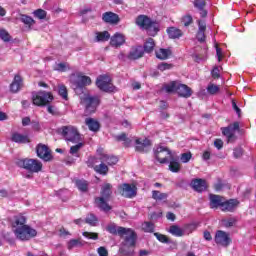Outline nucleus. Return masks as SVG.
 Returning <instances> with one entry per match:
<instances>
[{"mask_svg":"<svg viewBox=\"0 0 256 256\" xmlns=\"http://www.w3.org/2000/svg\"><path fill=\"white\" fill-rule=\"evenodd\" d=\"M106 231L111 233V235H119V237H124L123 246L119 249V253L125 256H131L134 253L135 244L137 243V234L131 228H125L117 226L115 224H109L106 227Z\"/></svg>","mask_w":256,"mask_h":256,"instance_id":"f257e3e1","label":"nucleus"},{"mask_svg":"<svg viewBox=\"0 0 256 256\" xmlns=\"http://www.w3.org/2000/svg\"><path fill=\"white\" fill-rule=\"evenodd\" d=\"M25 223H27V218L21 215L16 216L12 223L14 235L19 241H31V239L37 237V230Z\"/></svg>","mask_w":256,"mask_h":256,"instance_id":"f03ea898","label":"nucleus"},{"mask_svg":"<svg viewBox=\"0 0 256 256\" xmlns=\"http://www.w3.org/2000/svg\"><path fill=\"white\" fill-rule=\"evenodd\" d=\"M135 23L136 25H138V27L146 29L148 35H151L152 37H155V35H157V33L159 32V26H157V23L151 21V18L145 15H139L136 18Z\"/></svg>","mask_w":256,"mask_h":256,"instance_id":"7ed1b4c3","label":"nucleus"},{"mask_svg":"<svg viewBox=\"0 0 256 256\" xmlns=\"http://www.w3.org/2000/svg\"><path fill=\"white\" fill-rule=\"evenodd\" d=\"M18 167H21V169H26V171H29L30 173H39L43 169V163L37 159H20L16 162Z\"/></svg>","mask_w":256,"mask_h":256,"instance_id":"20e7f679","label":"nucleus"},{"mask_svg":"<svg viewBox=\"0 0 256 256\" xmlns=\"http://www.w3.org/2000/svg\"><path fill=\"white\" fill-rule=\"evenodd\" d=\"M80 103L81 105H84L86 113H95L97 107H99L101 103V99L98 96L84 94L80 96Z\"/></svg>","mask_w":256,"mask_h":256,"instance_id":"39448f33","label":"nucleus"},{"mask_svg":"<svg viewBox=\"0 0 256 256\" xmlns=\"http://www.w3.org/2000/svg\"><path fill=\"white\" fill-rule=\"evenodd\" d=\"M61 134L66 141L70 143H79L81 142V134L75 126H63L61 128Z\"/></svg>","mask_w":256,"mask_h":256,"instance_id":"423d86ee","label":"nucleus"},{"mask_svg":"<svg viewBox=\"0 0 256 256\" xmlns=\"http://www.w3.org/2000/svg\"><path fill=\"white\" fill-rule=\"evenodd\" d=\"M96 86L100 91H104L105 93H115V91H117V88L111 81V77L107 75L99 76L96 80Z\"/></svg>","mask_w":256,"mask_h":256,"instance_id":"0eeeda50","label":"nucleus"},{"mask_svg":"<svg viewBox=\"0 0 256 256\" xmlns=\"http://www.w3.org/2000/svg\"><path fill=\"white\" fill-rule=\"evenodd\" d=\"M32 101L34 105H37V107H43L53 101V94L51 92L40 91L33 95Z\"/></svg>","mask_w":256,"mask_h":256,"instance_id":"6e6552de","label":"nucleus"},{"mask_svg":"<svg viewBox=\"0 0 256 256\" xmlns=\"http://www.w3.org/2000/svg\"><path fill=\"white\" fill-rule=\"evenodd\" d=\"M154 155L159 163H169V159H173V154H171V150L167 147L159 146L154 151Z\"/></svg>","mask_w":256,"mask_h":256,"instance_id":"1a4fd4ad","label":"nucleus"},{"mask_svg":"<svg viewBox=\"0 0 256 256\" xmlns=\"http://www.w3.org/2000/svg\"><path fill=\"white\" fill-rule=\"evenodd\" d=\"M118 191L122 197H126L128 199H133L135 195H137V186L133 184H121L118 187Z\"/></svg>","mask_w":256,"mask_h":256,"instance_id":"9d476101","label":"nucleus"},{"mask_svg":"<svg viewBox=\"0 0 256 256\" xmlns=\"http://www.w3.org/2000/svg\"><path fill=\"white\" fill-rule=\"evenodd\" d=\"M215 243L217 245H221L222 247H229L231 238H229V234H227L225 231L218 230L215 235Z\"/></svg>","mask_w":256,"mask_h":256,"instance_id":"9b49d317","label":"nucleus"},{"mask_svg":"<svg viewBox=\"0 0 256 256\" xmlns=\"http://www.w3.org/2000/svg\"><path fill=\"white\" fill-rule=\"evenodd\" d=\"M36 153L40 159H43V161H51V159H53V156L51 155V150H49V147H47L46 145H38L36 148Z\"/></svg>","mask_w":256,"mask_h":256,"instance_id":"f8f14e48","label":"nucleus"},{"mask_svg":"<svg viewBox=\"0 0 256 256\" xmlns=\"http://www.w3.org/2000/svg\"><path fill=\"white\" fill-rule=\"evenodd\" d=\"M143 55H145L143 46H134L130 49L127 59H129V61H137V59H141Z\"/></svg>","mask_w":256,"mask_h":256,"instance_id":"ddd939ff","label":"nucleus"},{"mask_svg":"<svg viewBox=\"0 0 256 256\" xmlns=\"http://www.w3.org/2000/svg\"><path fill=\"white\" fill-rule=\"evenodd\" d=\"M94 205L100 211H104V213H107L111 211V206L109 205V199L104 198V197H96L94 200Z\"/></svg>","mask_w":256,"mask_h":256,"instance_id":"4468645a","label":"nucleus"},{"mask_svg":"<svg viewBox=\"0 0 256 256\" xmlns=\"http://www.w3.org/2000/svg\"><path fill=\"white\" fill-rule=\"evenodd\" d=\"M136 151L139 153H147L151 151V140L149 139H137L136 140Z\"/></svg>","mask_w":256,"mask_h":256,"instance_id":"2eb2a0df","label":"nucleus"},{"mask_svg":"<svg viewBox=\"0 0 256 256\" xmlns=\"http://www.w3.org/2000/svg\"><path fill=\"white\" fill-rule=\"evenodd\" d=\"M111 47H115V49H119L122 45H125V35L121 33H116L110 38Z\"/></svg>","mask_w":256,"mask_h":256,"instance_id":"dca6fc26","label":"nucleus"},{"mask_svg":"<svg viewBox=\"0 0 256 256\" xmlns=\"http://www.w3.org/2000/svg\"><path fill=\"white\" fill-rule=\"evenodd\" d=\"M176 93L177 95H179V97H183L184 99H189V97L193 95V90H191V88H189V86L185 84L178 83Z\"/></svg>","mask_w":256,"mask_h":256,"instance_id":"f3484780","label":"nucleus"},{"mask_svg":"<svg viewBox=\"0 0 256 256\" xmlns=\"http://www.w3.org/2000/svg\"><path fill=\"white\" fill-rule=\"evenodd\" d=\"M102 20L104 23H109L110 25H117L121 19L119 18V15L113 13V12H105L102 15Z\"/></svg>","mask_w":256,"mask_h":256,"instance_id":"a211bd4d","label":"nucleus"},{"mask_svg":"<svg viewBox=\"0 0 256 256\" xmlns=\"http://www.w3.org/2000/svg\"><path fill=\"white\" fill-rule=\"evenodd\" d=\"M191 187L194 189V191H197L198 193H203V191L207 190V181L203 179H194L191 181Z\"/></svg>","mask_w":256,"mask_h":256,"instance_id":"6ab92c4d","label":"nucleus"},{"mask_svg":"<svg viewBox=\"0 0 256 256\" xmlns=\"http://www.w3.org/2000/svg\"><path fill=\"white\" fill-rule=\"evenodd\" d=\"M239 205V201L235 199H230L228 201H223L222 206L220 207L221 211H229L233 212L234 210L237 209Z\"/></svg>","mask_w":256,"mask_h":256,"instance_id":"aec40b11","label":"nucleus"},{"mask_svg":"<svg viewBox=\"0 0 256 256\" xmlns=\"http://www.w3.org/2000/svg\"><path fill=\"white\" fill-rule=\"evenodd\" d=\"M11 141L13 143H18V144L31 143V139H29V136L18 133V132L12 133Z\"/></svg>","mask_w":256,"mask_h":256,"instance_id":"412c9836","label":"nucleus"},{"mask_svg":"<svg viewBox=\"0 0 256 256\" xmlns=\"http://www.w3.org/2000/svg\"><path fill=\"white\" fill-rule=\"evenodd\" d=\"M21 87H23V78L20 75H15L13 82L10 84V91L12 93H18Z\"/></svg>","mask_w":256,"mask_h":256,"instance_id":"4be33fe9","label":"nucleus"},{"mask_svg":"<svg viewBox=\"0 0 256 256\" xmlns=\"http://www.w3.org/2000/svg\"><path fill=\"white\" fill-rule=\"evenodd\" d=\"M207 29V24L205 21H198V33H197V39L200 41V43L205 42V31Z\"/></svg>","mask_w":256,"mask_h":256,"instance_id":"5701e85b","label":"nucleus"},{"mask_svg":"<svg viewBox=\"0 0 256 256\" xmlns=\"http://www.w3.org/2000/svg\"><path fill=\"white\" fill-rule=\"evenodd\" d=\"M223 205V198L219 195L211 194L210 195V207L211 209H218L221 208Z\"/></svg>","mask_w":256,"mask_h":256,"instance_id":"b1692460","label":"nucleus"},{"mask_svg":"<svg viewBox=\"0 0 256 256\" xmlns=\"http://www.w3.org/2000/svg\"><path fill=\"white\" fill-rule=\"evenodd\" d=\"M85 124L87 125L88 129L90 131H93L94 133H97V131H99V129L101 127L99 122L93 118H86Z\"/></svg>","mask_w":256,"mask_h":256,"instance_id":"393cba45","label":"nucleus"},{"mask_svg":"<svg viewBox=\"0 0 256 256\" xmlns=\"http://www.w3.org/2000/svg\"><path fill=\"white\" fill-rule=\"evenodd\" d=\"M194 7L200 11L201 17H207V10H205V6L207 2L205 0H194Z\"/></svg>","mask_w":256,"mask_h":256,"instance_id":"a878e982","label":"nucleus"},{"mask_svg":"<svg viewBox=\"0 0 256 256\" xmlns=\"http://www.w3.org/2000/svg\"><path fill=\"white\" fill-rule=\"evenodd\" d=\"M111 39V34L108 31L103 32H95V41L97 43H105V41H109Z\"/></svg>","mask_w":256,"mask_h":256,"instance_id":"bb28decb","label":"nucleus"},{"mask_svg":"<svg viewBox=\"0 0 256 256\" xmlns=\"http://www.w3.org/2000/svg\"><path fill=\"white\" fill-rule=\"evenodd\" d=\"M101 163H106L107 165H117L119 159L116 156H109L107 154H102L100 156Z\"/></svg>","mask_w":256,"mask_h":256,"instance_id":"cd10ccee","label":"nucleus"},{"mask_svg":"<svg viewBox=\"0 0 256 256\" xmlns=\"http://www.w3.org/2000/svg\"><path fill=\"white\" fill-rule=\"evenodd\" d=\"M92 166L93 165L88 163V167H92ZM93 167H94V171H96V173H99L100 175H107V173H109V167L105 165V162H101V164L95 165Z\"/></svg>","mask_w":256,"mask_h":256,"instance_id":"c85d7f7f","label":"nucleus"},{"mask_svg":"<svg viewBox=\"0 0 256 256\" xmlns=\"http://www.w3.org/2000/svg\"><path fill=\"white\" fill-rule=\"evenodd\" d=\"M157 59H161V61H165V59H169L171 57V50L160 48L156 51Z\"/></svg>","mask_w":256,"mask_h":256,"instance_id":"c756f323","label":"nucleus"},{"mask_svg":"<svg viewBox=\"0 0 256 256\" xmlns=\"http://www.w3.org/2000/svg\"><path fill=\"white\" fill-rule=\"evenodd\" d=\"M222 133L227 137L228 143H234L236 141L237 136H235V132L231 130V128H222Z\"/></svg>","mask_w":256,"mask_h":256,"instance_id":"7c9ffc66","label":"nucleus"},{"mask_svg":"<svg viewBox=\"0 0 256 256\" xmlns=\"http://www.w3.org/2000/svg\"><path fill=\"white\" fill-rule=\"evenodd\" d=\"M167 33L170 39H179V37L183 36V32L180 29L175 27L168 28Z\"/></svg>","mask_w":256,"mask_h":256,"instance_id":"2f4dec72","label":"nucleus"},{"mask_svg":"<svg viewBox=\"0 0 256 256\" xmlns=\"http://www.w3.org/2000/svg\"><path fill=\"white\" fill-rule=\"evenodd\" d=\"M112 189V186L111 184H105L104 186H102V190L100 192L101 196L100 197H103L104 199H111V194L113 193L111 191Z\"/></svg>","mask_w":256,"mask_h":256,"instance_id":"473e14b6","label":"nucleus"},{"mask_svg":"<svg viewBox=\"0 0 256 256\" xmlns=\"http://www.w3.org/2000/svg\"><path fill=\"white\" fill-rule=\"evenodd\" d=\"M75 185L82 193H87V191H89V183L87 180H76Z\"/></svg>","mask_w":256,"mask_h":256,"instance_id":"72a5a7b5","label":"nucleus"},{"mask_svg":"<svg viewBox=\"0 0 256 256\" xmlns=\"http://www.w3.org/2000/svg\"><path fill=\"white\" fill-rule=\"evenodd\" d=\"M153 49H155V40L148 38L144 43V51L145 53H153Z\"/></svg>","mask_w":256,"mask_h":256,"instance_id":"f704fd0d","label":"nucleus"},{"mask_svg":"<svg viewBox=\"0 0 256 256\" xmlns=\"http://www.w3.org/2000/svg\"><path fill=\"white\" fill-rule=\"evenodd\" d=\"M77 85L80 89H83V87L91 85V78L88 76H81L78 78Z\"/></svg>","mask_w":256,"mask_h":256,"instance_id":"c9c22d12","label":"nucleus"},{"mask_svg":"<svg viewBox=\"0 0 256 256\" xmlns=\"http://www.w3.org/2000/svg\"><path fill=\"white\" fill-rule=\"evenodd\" d=\"M178 87H179V82L173 81V82H170L169 84H166L164 86V89L166 93H177Z\"/></svg>","mask_w":256,"mask_h":256,"instance_id":"e433bc0d","label":"nucleus"},{"mask_svg":"<svg viewBox=\"0 0 256 256\" xmlns=\"http://www.w3.org/2000/svg\"><path fill=\"white\" fill-rule=\"evenodd\" d=\"M85 223L91 225V227H96L97 223H99V219H97V216H95V214H88L85 218Z\"/></svg>","mask_w":256,"mask_h":256,"instance_id":"4c0bfd02","label":"nucleus"},{"mask_svg":"<svg viewBox=\"0 0 256 256\" xmlns=\"http://www.w3.org/2000/svg\"><path fill=\"white\" fill-rule=\"evenodd\" d=\"M169 232L171 233V235H174L175 237H183V235H185V233L183 232V229H181L177 225H172L170 227Z\"/></svg>","mask_w":256,"mask_h":256,"instance_id":"58836bf2","label":"nucleus"},{"mask_svg":"<svg viewBox=\"0 0 256 256\" xmlns=\"http://www.w3.org/2000/svg\"><path fill=\"white\" fill-rule=\"evenodd\" d=\"M168 194L167 193H161L160 191L153 190L152 191V199H155V201H163L167 199Z\"/></svg>","mask_w":256,"mask_h":256,"instance_id":"ea45409f","label":"nucleus"},{"mask_svg":"<svg viewBox=\"0 0 256 256\" xmlns=\"http://www.w3.org/2000/svg\"><path fill=\"white\" fill-rule=\"evenodd\" d=\"M82 147L83 143L78 142L76 145L70 148V155H73L74 157H79V151H81Z\"/></svg>","mask_w":256,"mask_h":256,"instance_id":"a19ab883","label":"nucleus"},{"mask_svg":"<svg viewBox=\"0 0 256 256\" xmlns=\"http://www.w3.org/2000/svg\"><path fill=\"white\" fill-rule=\"evenodd\" d=\"M20 21H22V23H24V25H27L30 28L32 27V25H35V20L25 14L21 15Z\"/></svg>","mask_w":256,"mask_h":256,"instance_id":"79ce46f5","label":"nucleus"},{"mask_svg":"<svg viewBox=\"0 0 256 256\" xmlns=\"http://www.w3.org/2000/svg\"><path fill=\"white\" fill-rule=\"evenodd\" d=\"M207 92L209 93V95H217V93H219L220 88L218 85H215L213 83L208 84L207 86Z\"/></svg>","mask_w":256,"mask_h":256,"instance_id":"37998d69","label":"nucleus"},{"mask_svg":"<svg viewBox=\"0 0 256 256\" xmlns=\"http://www.w3.org/2000/svg\"><path fill=\"white\" fill-rule=\"evenodd\" d=\"M142 229L146 233H153V231H155V224H153L152 222H144L142 224Z\"/></svg>","mask_w":256,"mask_h":256,"instance_id":"c03bdc74","label":"nucleus"},{"mask_svg":"<svg viewBox=\"0 0 256 256\" xmlns=\"http://www.w3.org/2000/svg\"><path fill=\"white\" fill-rule=\"evenodd\" d=\"M169 169L172 173H179V171H181V164L176 161H170Z\"/></svg>","mask_w":256,"mask_h":256,"instance_id":"a18cd8bd","label":"nucleus"},{"mask_svg":"<svg viewBox=\"0 0 256 256\" xmlns=\"http://www.w3.org/2000/svg\"><path fill=\"white\" fill-rule=\"evenodd\" d=\"M58 94L60 95V97H62V99H65V101L69 99V96L67 93V87H65V85H60L58 87Z\"/></svg>","mask_w":256,"mask_h":256,"instance_id":"49530a36","label":"nucleus"},{"mask_svg":"<svg viewBox=\"0 0 256 256\" xmlns=\"http://www.w3.org/2000/svg\"><path fill=\"white\" fill-rule=\"evenodd\" d=\"M117 141H124V145L126 147H129L131 145V139L127 138V134L122 133L118 136H116Z\"/></svg>","mask_w":256,"mask_h":256,"instance_id":"de8ad7c7","label":"nucleus"},{"mask_svg":"<svg viewBox=\"0 0 256 256\" xmlns=\"http://www.w3.org/2000/svg\"><path fill=\"white\" fill-rule=\"evenodd\" d=\"M235 222L236 220L234 218L223 219L222 226L226 228L233 227V225H235Z\"/></svg>","mask_w":256,"mask_h":256,"instance_id":"09e8293b","label":"nucleus"},{"mask_svg":"<svg viewBox=\"0 0 256 256\" xmlns=\"http://www.w3.org/2000/svg\"><path fill=\"white\" fill-rule=\"evenodd\" d=\"M83 244L79 239H72L68 242V249H73L74 247H81Z\"/></svg>","mask_w":256,"mask_h":256,"instance_id":"8fccbe9b","label":"nucleus"},{"mask_svg":"<svg viewBox=\"0 0 256 256\" xmlns=\"http://www.w3.org/2000/svg\"><path fill=\"white\" fill-rule=\"evenodd\" d=\"M191 157H193L191 152L183 153L181 154L180 161L181 163H189V161H191Z\"/></svg>","mask_w":256,"mask_h":256,"instance_id":"3c124183","label":"nucleus"},{"mask_svg":"<svg viewBox=\"0 0 256 256\" xmlns=\"http://www.w3.org/2000/svg\"><path fill=\"white\" fill-rule=\"evenodd\" d=\"M83 237H86V239H93L94 241H97V239H99V234L95 232H83Z\"/></svg>","mask_w":256,"mask_h":256,"instance_id":"603ef678","label":"nucleus"},{"mask_svg":"<svg viewBox=\"0 0 256 256\" xmlns=\"http://www.w3.org/2000/svg\"><path fill=\"white\" fill-rule=\"evenodd\" d=\"M154 237H156L160 243H169V238L163 234L156 232L154 233Z\"/></svg>","mask_w":256,"mask_h":256,"instance_id":"864d4df0","label":"nucleus"},{"mask_svg":"<svg viewBox=\"0 0 256 256\" xmlns=\"http://www.w3.org/2000/svg\"><path fill=\"white\" fill-rule=\"evenodd\" d=\"M0 38L2 41H5L6 43L11 41V36L9 35V32L6 30H0Z\"/></svg>","mask_w":256,"mask_h":256,"instance_id":"5fc2aeb1","label":"nucleus"},{"mask_svg":"<svg viewBox=\"0 0 256 256\" xmlns=\"http://www.w3.org/2000/svg\"><path fill=\"white\" fill-rule=\"evenodd\" d=\"M34 15L38 19H45V17H47V12L43 9H38V10L34 11Z\"/></svg>","mask_w":256,"mask_h":256,"instance_id":"6e6d98bb","label":"nucleus"},{"mask_svg":"<svg viewBox=\"0 0 256 256\" xmlns=\"http://www.w3.org/2000/svg\"><path fill=\"white\" fill-rule=\"evenodd\" d=\"M182 23L184 27H189L193 23V17L191 15H186L182 18Z\"/></svg>","mask_w":256,"mask_h":256,"instance_id":"4d7b16f0","label":"nucleus"},{"mask_svg":"<svg viewBox=\"0 0 256 256\" xmlns=\"http://www.w3.org/2000/svg\"><path fill=\"white\" fill-rule=\"evenodd\" d=\"M54 71H60V72L67 71V64L65 63L56 64V66L54 67Z\"/></svg>","mask_w":256,"mask_h":256,"instance_id":"13d9d810","label":"nucleus"},{"mask_svg":"<svg viewBox=\"0 0 256 256\" xmlns=\"http://www.w3.org/2000/svg\"><path fill=\"white\" fill-rule=\"evenodd\" d=\"M97 253L99 256H109V251L107 250V248L101 246L97 249Z\"/></svg>","mask_w":256,"mask_h":256,"instance_id":"bf43d9fd","label":"nucleus"},{"mask_svg":"<svg viewBox=\"0 0 256 256\" xmlns=\"http://www.w3.org/2000/svg\"><path fill=\"white\" fill-rule=\"evenodd\" d=\"M173 65L168 63H161L158 65L159 71H167V69H172Z\"/></svg>","mask_w":256,"mask_h":256,"instance_id":"052dcab7","label":"nucleus"},{"mask_svg":"<svg viewBox=\"0 0 256 256\" xmlns=\"http://www.w3.org/2000/svg\"><path fill=\"white\" fill-rule=\"evenodd\" d=\"M230 131H233V133H235V131H239V122H234L233 124H230L228 127H224V129H229Z\"/></svg>","mask_w":256,"mask_h":256,"instance_id":"680f3d73","label":"nucleus"},{"mask_svg":"<svg viewBox=\"0 0 256 256\" xmlns=\"http://www.w3.org/2000/svg\"><path fill=\"white\" fill-rule=\"evenodd\" d=\"M211 74L213 79H219V77H221V75L219 74V67H214Z\"/></svg>","mask_w":256,"mask_h":256,"instance_id":"e2e57ef3","label":"nucleus"},{"mask_svg":"<svg viewBox=\"0 0 256 256\" xmlns=\"http://www.w3.org/2000/svg\"><path fill=\"white\" fill-rule=\"evenodd\" d=\"M232 108L234 109V111H236L238 117H241V108L237 106L235 100L232 101Z\"/></svg>","mask_w":256,"mask_h":256,"instance_id":"0e129e2a","label":"nucleus"},{"mask_svg":"<svg viewBox=\"0 0 256 256\" xmlns=\"http://www.w3.org/2000/svg\"><path fill=\"white\" fill-rule=\"evenodd\" d=\"M243 155V148H236L234 149V157L239 159Z\"/></svg>","mask_w":256,"mask_h":256,"instance_id":"69168bd1","label":"nucleus"},{"mask_svg":"<svg viewBox=\"0 0 256 256\" xmlns=\"http://www.w3.org/2000/svg\"><path fill=\"white\" fill-rule=\"evenodd\" d=\"M214 147H216V149H223V140L216 139L214 141Z\"/></svg>","mask_w":256,"mask_h":256,"instance_id":"338daca9","label":"nucleus"},{"mask_svg":"<svg viewBox=\"0 0 256 256\" xmlns=\"http://www.w3.org/2000/svg\"><path fill=\"white\" fill-rule=\"evenodd\" d=\"M216 55L218 57V61H221L223 59V51L221 50V48L216 47Z\"/></svg>","mask_w":256,"mask_h":256,"instance_id":"774afa93","label":"nucleus"}]
</instances>
